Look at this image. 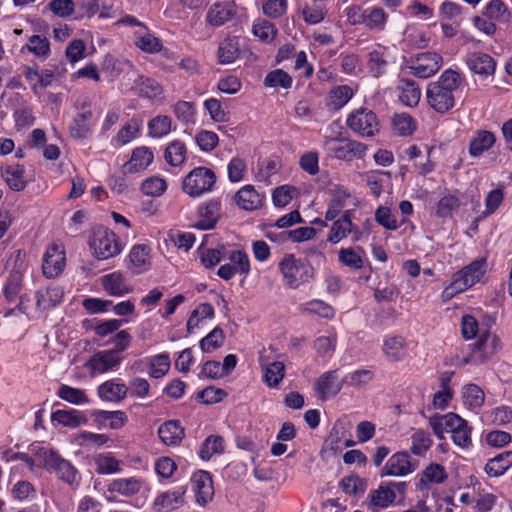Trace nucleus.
Wrapping results in <instances>:
<instances>
[{"instance_id": "6e6552de", "label": "nucleus", "mask_w": 512, "mask_h": 512, "mask_svg": "<svg viewBox=\"0 0 512 512\" xmlns=\"http://www.w3.org/2000/svg\"><path fill=\"white\" fill-rule=\"evenodd\" d=\"M107 500L116 501L117 497L132 498L146 488L145 480L138 476L121 477L110 480L107 485Z\"/></svg>"}, {"instance_id": "1a4fd4ad", "label": "nucleus", "mask_w": 512, "mask_h": 512, "mask_svg": "<svg viewBox=\"0 0 512 512\" xmlns=\"http://www.w3.org/2000/svg\"><path fill=\"white\" fill-rule=\"evenodd\" d=\"M216 176L206 167L194 168L183 181V190L192 197H199L212 190Z\"/></svg>"}, {"instance_id": "f704fd0d", "label": "nucleus", "mask_w": 512, "mask_h": 512, "mask_svg": "<svg viewBox=\"0 0 512 512\" xmlns=\"http://www.w3.org/2000/svg\"><path fill=\"white\" fill-rule=\"evenodd\" d=\"M93 460L98 474L112 475L122 471V461L116 459L110 452L96 454Z\"/></svg>"}, {"instance_id": "0e129e2a", "label": "nucleus", "mask_w": 512, "mask_h": 512, "mask_svg": "<svg viewBox=\"0 0 512 512\" xmlns=\"http://www.w3.org/2000/svg\"><path fill=\"white\" fill-rule=\"evenodd\" d=\"M167 189V183L164 178L152 176L145 179L141 185V191L148 196H161Z\"/></svg>"}, {"instance_id": "2f4dec72", "label": "nucleus", "mask_w": 512, "mask_h": 512, "mask_svg": "<svg viewBox=\"0 0 512 512\" xmlns=\"http://www.w3.org/2000/svg\"><path fill=\"white\" fill-rule=\"evenodd\" d=\"M338 336L334 329L326 331L325 335L318 336L313 343V348L318 357L330 360L336 350Z\"/></svg>"}, {"instance_id": "a18cd8bd", "label": "nucleus", "mask_w": 512, "mask_h": 512, "mask_svg": "<svg viewBox=\"0 0 512 512\" xmlns=\"http://www.w3.org/2000/svg\"><path fill=\"white\" fill-rule=\"evenodd\" d=\"M406 343L401 336H387L383 343V352L390 361H400L405 357Z\"/></svg>"}, {"instance_id": "7ed1b4c3", "label": "nucleus", "mask_w": 512, "mask_h": 512, "mask_svg": "<svg viewBox=\"0 0 512 512\" xmlns=\"http://www.w3.org/2000/svg\"><path fill=\"white\" fill-rule=\"evenodd\" d=\"M39 465L48 471L54 472L57 477L70 486H78L81 476L77 468L64 459L57 451L39 447L37 450Z\"/></svg>"}, {"instance_id": "39448f33", "label": "nucleus", "mask_w": 512, "mask_h": 512, "mask_svg": "<svg viewBox=\"0 0 512 512\" xmlns=\"http://www.w3.org/2000/svg\"><path fill=\"white\" fill-rule=\"evenodd\" d=\"M322 147L327 155L339 160L352 161L365 156L367 146L355 140L324 136Z\"/></svg>"}, {"instance_id": "de8ad7c7", "label": "nucleus", "mask_w": 512, "mask_h": 512, "mask_svg": "<svg viewBox=\"0 0 512 512\" xmlns=\"http://www.w3.org/2000/svg\"><path fill=\"white\" fill-rule=\"evenodd\" d=\"M462 400L470 410L479 409L485 400L484 391L476 384H467L462 389Z\"/></svg>"}, {"instance_id": "dca6fc26", "label": "nucleus", "mask_w": 512, "mask_h": 512, "mask_svg": "<svg viewBox=\"0 0 512 512\" xmlns=\"http://www.w3.org/2000/svg\"><path fill=\"white\" fill-rule=\"evenodd\" d=\"M192 490L196 503L205 506L214 496L212 477L207 471H197L191 477Z\"/></svg>"}, {"instance_id": "49530a36", "label": "nucleus", "mask_w": 512, "mask_h": 512, "mask_svg": "<svg viewBox=\"0 0 512 512\" xmlns=\"http://www.w3.org/2000/svg\"><path fill=\"white\" fill-rule=\"evenodd\" d=\"M56 395L60 399L77 406L89 403V397L83 389L75 388L67 384H61Z\"/></svg>"}, {"instance_id": "b1692460", "label": "nucleus", "mask_w": 512, "mask_h": 512, "mask_svg": "<svg viewBox=\"0 0 512 512\" xmlns=\"http://www.w3.org/2000/svg\"><path fill=\"white\" fill-rule=\"evenodd\" d=\"M65 266V256L58 246L49 247L43 257L42 270L47 278L58 276Z\"/></svg>"}, {"instance_id": "f8f14e48", "label": "nucleus", "mask_w": 512, "mask_h": 512, "mask_svg": "<svg viewBox=\"0 0 512 512\" xmlns=\"http://www.w3.org/2000/svg\"><path fill=\"white\" fill-rule=\"evenodd\" d=\"M185 486H175L166 491L160 492L154 498L152 507L156 512H172L185 503Z\"/></svg>"}, {"instance_id": "a19ab883", "label": "nucleus", "mask_w": 512, "mask_h": 512, "mask_svg": "<svg viewBox=\"0 0 512 512\" xmlns=\"http://www.w3.org/2000/svg\"><path fill=\"white\" fill-rule=\"evenodd\" d=\"M375 221L386 230L396 231L400 226L410 223L408 218L397 220L396 215L387 206H379L375 211Z\"/></svg>"}, {"instance_id": "13d9d810", "label": "nucleus", "mask_w": 512, "mask_h": 512, "mask_svg": "<svg viewBox=\"0 0 512 512\" xmlns=\"http://www.w3.org/2000/svg\"><path fill=\"white\" fill-rule=\"evenodd\" d=\"M11 494L13 499L20 502L31 501L37 496L33 484L26 480L17 481L12 487Z\"/></svg>"}, {"instance_id": "4d7b16f0", "label": "nucleus", "mask_w": 512, "mask_h": 512, "mask_svg": "<svg viewBox=\"0 0 512 512\" xmlns=\"http://www.w3.org/2000/svg\"><path fill=\"white\" fill-rule=\"evenodd\" d=\"M393 129L401 136H409L416 130V121L408 113H398L393 117Z\"/></svg>"}, {"instance_id": "4468645a", "label": "nucleus", "mask_w": 512, "mask_h": 512, "mask_svg": "<svg viewBox=\"0 0 512 512\" xmlns=\"http://www.w3.org/2000/svg\"><path fill=\"white\" fill-rule=\"evenodd\" d=\"M221 215V200L218 198L210 199L201 203L197 209V219L192 227L198 230L213 229Z\"/></svg>"}, {"instance_id": "338daca9", "label": "nucleus", "mask_w": 512, "mask_h": 512, "mask_svg": "<svg viewBox=\"0 0 512 512\" xmlns=\"http://www.w3.org/2000/svg\"><path fill=\"white\" fill-rule=\"evenodd\" d=\"M252 32L260 40L270 42L275 38L277 29L272 22L263 19L254 22Z\"/></svg>"}, {"instance_id": "ea45409f", "label": "nucleus", "mask_w": 512, "mask_h": 512, "mask_svg": "<svg viewBox=\"0 0 512 512\" xmlns=\"http://www.w3.org/2000/svg\"><path fill=\"white\" fill-rule=\"evenodd\" d=\"M129 259L134 274H141L150 267L149 248L146 245H135L132 247Z\"/></svg>"}, {"instance_id": "603ef678", "label": "nucleus", "mask_w": 512, "mask_h": 512, "mask_svg": "<svg viewBox=\"0 0 512 512\" xmlns=\"http://www.w3.org/2000/svg\"><path fill=\"white\" fill-rule=\"evenodd\" d=\"M165 161L174 167H178L184 163L186 159V147L180 140H174L169 143L164 153Z\"/></svg>"}, {"instance_id": "bb28decb", "label": "nucleus", "mask_w": 512, "mask_h": 512, "mask_svg": "<svg viewBox=\"0 0 512 512\" xmlns=\"http://www.w3.org/2000/svg\"><path fill=\"white\" fill-rule=\"evenodd\" d=\"M243 39L232 36L225 38L220 42L218 47V57L220 64H231L240 59L242 51Z\"/></svg>"}, {"instance_id": "37998d69", "label": "nucleus", "mask_w": 512, "mask_h": 512, "mask_svg": "<svg viewBox=\"0 0 512 512\" xmlns=\"http://www.w3.org/2000/svg\"><path fill=\"white\" fill-rule=\"evenodd\" d=\"M352 230V221L349 212H345L339 219L333 222L327 240L337 244L347 237Z\"/></svg>"}, {"instance_id": "c03bdc74", "label": "nucleus", "mask_w": 512, "mask_h": 512, "mask_svg": "<svg viewBox=\"0 0 512 512\" xmlns=\"http://www.w3.org/2000/svg\"><path fill=\"white\" fill-rule=\"evenodd\" d=\"M365 251L361 247L356 248H342L339 250L338 259L339 261L352 269L359 270L364 266Z\"/></svg>"}, {"instance_id": "f257e3e1", "label": "nucleus", "mask_w": 512, "mask_h": 512, "mask_svg": "<svg viewBox=\"0 0 512 512\" xmlns=\"http://www.w3.org/2000/svg\"><path fill=\"white\" fill-rule=\"evenodd\" d=\"M463 76L454 69L445 70L435 82L428 85L426 98L429 106L444 114L455 106V96L463 84Z\"/></svg>"}, {"instance_id": "6ab92c4d", "label": "nucleus", "mask_w": 512, "mask_h": 512, "mask_svg": "<svg viewBox=\"0 0 512 512\" xmlns=\"http://www.w3.org/2000/svg\"><path fill=\"white\" fill-rule=\"evenodd\" d=\"M102 286L109 295L114 297H123L133 291L130 280L120 271L104 275Z\"/></svg>"}, {"instance_id": "6e6d98bb", "label": "nucleus", "mask_w": 512, "mask_h": 512, "mask_svg": "<svg viewBox=\"0 0 512 512\" xmlns=\"http://www.w3.org/2000/svg\"><path fill=\"white\" fill-rule=\"evenodd\" d=\"M224 440L220 436L210 435L202 443L199 449V457L202 460H210L215 454H220L224 450Z\"/></svg>"}, {"instance_id": "69168bd1", "label": "nucleus", "mask_w": 512, "mask_h": 512, "mask_svg": "<svg viewBox=\"0 0 512 512\" xmlns=\"http://www.w3.org/2000/svg\"><path fill=\"white\" fill-rule=\"evenodd\" d=\"M228 179L232 183L242 181L247 173V163L244 159L235 156L227 165Z\"/></svg>"}, {"instance_id": "cd10ccee", "label": "nucleus", "mask_w": 512, "mask_h": 512, "mask_svg": "<svg viewBox=\"0 0 512 512\" xmlns=\"http://www.w3.org/2000/svg\"><path fill=\"white\" fill-rule=\"evenodd\" d=\"M236 14L235 6L231 2L214 3L208 10L206 21L212 26H222Z\"/></svg>"}, {"instance_id": "7c9ffc66", "label": "nucleus", "mask_w": 512, "mask_h": 512, "mask_svg": "<svg viewBox=\"0 0 512 512\" xmlns=\"http://www.w3.org/2000/svg\"><path fill=\"white\" fill-rule=\"evenodd\" d=\"M402 77L399 80L398 89L400 90L399 99L408 107H415L418 105L421 98V90L416 83L410 79L405 78L406 71L403 69L401 72Z\"/></svg>"}, {"instance_id": "5701e85b", "label": "nucleus", "mask_w": 512, "mask_h": 512, "mask_svg": "<svg viewBox=\"0 0 512 512\" xmlns=\"http://www.w3.org/2000/svg\"><path fill=\"white\" fill-rule=\"evenodd\" d=\"M264 199V194L258 192L254 186L250 184L240 188L234 196L238 207L246 211H253L260 208L263 205Z\"/></svg>"}, {"instance_id": "0eeeda50", "label": "nucleus", "mask_w": 512, "mask_h": 512, "mask_svg": "<svg viewBox=\"0 0 512 512\" xmlns=\"http://www.w3.org/2000/svg\"><path fill=\"white\" fill-rule=\"evenodd\" d=\"M90 247L99 260L112 258L122 251L116 234L108 228H98L94 231Z\"/></svg>"}, {"instance_id": "e2e57ef3", "label": "nucleus", "mask_w": 512, "mask_h": 512, "mask_svg": "<svg viewBox=\"0 0 512 512\" xmlns=\"http://www.w3.org/2000/svg\"><path fill=\"white\" fill-rule=\"evenodd\" d=\"M387 15L382 8H367L363 12V20L371 29H383L386 23Z\"/></svg>"}, {"instance_id": "9b49d317", "label": "nucleus", "mask_w": 512, "mask_h": 512, "mask_svg": "<svg viewBox=\"0 0 512 512\" xmlns=\"http://www.w3.org/2000/svg\"><path fill=\"white\" fill-rule=\"evenodd\" d=\"M346 122L352 131L363 137H371L379 131L377 116L371 110H356L348 116Z\"/></svg>"}, {"instance_id": "72a5a7b5", "label": "nucleus", "mask_w": 512, "mask_h": 512, "mask_svg": "<svg viewBox=\"0 0 512 512\" xmlns=\"http://www.w3.org/2000/svg\"><path fill=\"white\" fill-rule=\"evenodd\" d=\"M25 168L20 164L8 165L1 169L2 177L7 185L14 191H22L26 185Z\"/></svg>"}, {"instance_id": "ddd939ff", "label": "nucleus", "mask_w": 512, "mask_h": 512, "mask_svg": "<svg viewBox=\"0 0 512 512\" xmlns=\"http://www.w3.org/2000/svg\"><path fill=\"white\" fill-rule=\"evenodd\" d=\"M133 90L135 93L151 103L160 104L165 100V90L163 85L156 79L139 75L133 83Z\"/></svg>"}, {"instance_id": "5fc2aeb1", "label": "nucleus", "mask_w": 512, "mask_h": 512, "mask_svg": "<svg viewBox=\"0 0 512 512\" xmlns=\"http://www.w3.org/2000/svg\"><path fill=\"white\" fill-rule=\"evenodd\" d=\"M433 440L428 432L417 429L411 435V448L410 451L413 455L423 456L432 446Z\"/></svg>"}, {"instance_id": "680f3d73", "label": "nucleus", "mask_w": 512, "mask_h": 512, "mask_svg": "<svg viewBox=\"0 0 512 512\" xmlns=\"http://www.w3.org/2000/svg\"><path fill=\"white\" fill-rule=\"evenodd\" d=\"M504 200V193L501 188H496L490 191L485 198V209L481 215L475 219L477 223L480 219L493 214L502 204Z\"/></svg>"}, {"instance_id": "f3484780", "label": "nucleus", "mask_w": 512, "mask_h": 512, "mask_svg": "<svg viewBox=\"0 0 512 512\" xmlns=\"http://www.w3.org/2000/svg\"><path fill=\"white\" fill-rule=\"evenodd\" d=\"M343 382L339 380L337 370L324 372L318 377L314 389L319 399L325 401L335 397L342 389Z\"/></svg>"}, {"instance_id": "2eb2a0df", "label": "nucleus", "mask_w": 512, "mask_h": 512, "mask_svg": "<svg viewBox=\"0 0 512 512\" xmlns=\"http://www.w3.org/2000/svg\"><path fill=\"white\" fill-rule=\"evenodd\" d=\"M417 468V462H412L408 452H397L389 457L383 466L380 475L403 477L414 472Z\"/></svg>"}, {"instance_id": "79ce46f5", "label": "nucleus", "mask_w": 512, "mask_h": 512, "mask_svg": "<svg viewBox=\"0 0 512 512\" xmlns=\"http://www.w3.org/2000/svg\"><path fill=\"white\" fill-rule=\"evenodd\" d=\"M52 420L69 428H76L87 422L83 412L76 409L57 410L52 413Z\"/></svg>"}, {"instance_id": "bf43d9fd", "label": "nucleus", "mask_w": 512, "mask_h": 512, "mask_svg": "<svg viewBox=\"0 0 512 512\" xmlns=\"http://www.w3.org/2000/svg\"><path fill=\"white\" fill-rule=\"evenodd\" d=\"M204 108L210 118L219 123H227L230 120V114L226 111L221 102L216 98H208L204 101Z\"/></svg>"}, {"instance_id": "c85d7f7f", "label": "nucleus", "mask_w": 512, "mask_h": 512, "mask_svg": "<svg viewBox=\"0 0 512 512\" xmlns=\"http://www.w3.org/2000/svg\"><path fill=\"white\" fill-rule=\"evenodd\" d=\"M160 440L167 446H177L185 436V430L178 420H168L158 428Z\"/></svg>"}, {"instance_id": "9d476101", "label": "nucleus", "mask_w": 512, "mask_h": 512, "mask_svg": "<svg viewBox=\"0 0 512 512\" xmlns=\"http://www.w3.org/2000/svg\"><path fill=\"white\" fill-rule=\"evenodd\" d=\"M123 357L116 350H101L94 353L84 364L91 376H97L116 371Z\"/></svg>"}, {"instance_id": "58836bf2", "label": "nucleus", "mask_w": 512, "mask_h": 512, "mask_svg": "<svg viewBox=\"0 0 512 512\" xmlns=\"http://www.w3.org/2000/svg\"><path fill=\"white\" fill-rule=\"evenodd\" d=\"M140 128L141 124L139 120L135 118L131 119L111 139V145L113 147L119 148L130 143L132 140L139 136Z\"/></svg>"}, {"instance_id": "412c9836", "label": "nucleus", "mask_w": 512, "mask_h": 512, "mask_svg": "<svg viewBox=\"0 0 512 512\" xmlns=\"http://www.w3.org/2000/svg\"><path fill=\"white\" fill-rule=\"evenodd\" d=\"M154 160L152 150L146 146L133 149L130 159L122 166L124 174H133L147 169Z\"/></svg>"}, {"instance_id": "a211bd4d", "label": "nucleus", "mask_w": 512, "mask_h": 512, "mask_svg": "<svg viewBox=\"0 0 512 512\" xmlns=\"http://www.w3.org/2000/svg\"><path fill=\"white\" fill-rule=\"evenodd\" d=\"M448 423L450 425L448 433L451 434L454 444L460 448L470 447L472 445V428L467 420L453 413V416H449Z\"/></svg>"}, {"instance_id": "8fccbe9b", "label": "nucleus", "mask_w": 512, "mask_h": 512, "mask_svg": "<svg viewBox=\"0 0 512 512\" xmlns=\"http://www.w3.org/2000/svg\"><path fill=\"white\" fill-rule=\"evenodd\" d=\"M172 127V119L167 115H157L148 121V135L154 139L167 136Z\"/></svg>"}, {"instance_id": "4c0bfd02", "label": "nucleus", "mask_w": 512, "mask_h": 512, "mask_svg": "<svg viewBox=\"0 0 512 512\" xmlns=\"http://www.w3.org/2000/svg\"><path fill=\"white\" fill-rule=\"evenodd\" d=\"M512 466V451H504L489 459L485 465V472L490 477L503 475Z\"/></svg>"}, {"instance_id": "c9c22d12", "label": "nucleus", "mask_w": 512, "mask_h": 512, "mask_svg": "<svg viewBox=\"0 0 512 512\" xmlns=\"http://www.w3.org/2000/svg\"><path fill=\"white\" fill-rule=\"evenodd\" d=\"M145 362L148 366L149 376L154 379L163 378L168 373L171 366L170 356L165 352L149 356L145 358Z\"/></svg>"}, {"instance_id": "052dcab7", "label": "nucleus", "mask_w": 512, "mask_h": 512, "mask_svg": "<svg viewBox=\"0 0 512 512\" xmlns=\"http://www.w3.org/2000/svg\"><path fill=\"white\" fill-rule=\"evenodd\" d=\"M460 204V199L456 194L445 195L437 203L436 215L441 218L451 217Z\"/></svg>"}, {"instance_id": "aec40b11", "label": "nucleus", "mask_w": 512, "mask_h": 512, "mask_svg": "<svg viewBox=\"0 0 512 512\" xmlns=\"http://www.w3.org/2000/svg\"><path fill=\"white\" fill-rule=\"evenodd\" d=\"M259 365L263 371L262 380L269 388H278L285 376V365L281 361H269V359L260 354Z\"/></svg>"}, {"instance_id": "393cba45", "label": "nucleus", "mask_w": 512, "mask_h": 512, "mask_svg": "<svg viewBox=\"0 0 512 512\" xmlns=\"http://www.w3.org/2000/svg\"><path fill=\"white\" fill-rule=\"evenodd\" d=\"M367 507L372 512H378L394 503L396 493L391 486L381 485L377 489L371 490L368 495Z\"/></svg>"}, {"instance_id": "4be33fe9", "label": "nucleus", "mask_w": 512, "mask_h": 512, "mask_svg": "<svg viewBox=\"0 0 512 512\" xmlns=\"http://www.w3.org/2000/svg\"><path fill=\"white\" fill-rule=\"evenodd\" d=\"M128 393L126 384L118 378L110 379L97 387L98 397L107 402H120Z\"/></svg>"}, {"instance_id": "774afa93", "label": "nucleus", "mask_w": 512, "mask_h": 512, "mask_svg": "<svg viewBox=\"0 0 512 512\" xmlns=\"http://www.w3.org/2000/svg\"><path fill=\"white\" fill-rule=\"evenodd\" d=\"M484 14L493 20L507 22L510 19V13L507 6L500 0H492L485 7Z\"/></svg>"}, {"instance_id": "864d4df0", "label": "nucleus", "mask_w": 512, "mask_h": 512, "mask_svg": "<svg viewBox=\"0 0 512 512\" xmlns=\"http://www.w3.org/2000/svg\"><path fill=\"white\" fill-rule=\"evenodd\" d=\"M303 313L314 314L325 319H332L335 311L332 306L320 299H313L300 306Z\"/></svg>"}, {"instance_id": "473e14b6", "label": "nucleus", "mask_w": 512, "mask_h": 512, "mask_svg": "<svg viewBox=\"0 0 512 512\" xmlns=\"http://www.w3.org/2000/svg\"><path fill=\"white\" fill-rule=\"evenodd\" d=\"M447 479L445 468L437 463L428 465L420 474H418L417 488L419 490L427 489L430 484H441Z\"/></svg>"}, {"instance_id": "a878e982", "label": "nucleus", "mask_w": 512, "mask_h": 512, "mask_svg": "<svg viewBox=\"0 0 512 512\" xmlns=\"http://www.w3.org/2000/svg\"><path fill=\"white\" fill-rule=\"evenodd\" d=\"M496 142V136L494 133L488 130H477L472 135L468 152L473 158L482 156L485 152L489 151Z\"/></svg>"}, {"instance_id": "e433bc0d", "label": "nucleus", "mask_w": 512, "mask_h": 512, "mask_svg": "<svg viewBox=\"0 0 512 512\" xmlns=\"http://www.w3.org/2000/svg\"><path fill=\"white\" fill-rule=\"evenodd\" d=\"M353 90L348 85H339L332 88L327 96L326 105L330 110L338 111L353 97Z\"/></svg>"}, {"instance_id": "09e8293b", "label": "nucleus", "mask_w": 512, "mask_h": 512, "mask_svg": "<svg viewBox=\"0 0 512 512\" xmlns=\"http://www.w3.org/2000/svg\"><path fill=\"white\" fill-rule=\"evenodd\" d=\"M22 283H23V275L19 271H12L4 286L2 289V293L5 297V300L11 304L15 303L18 299V296H20V292L22 289Z\"/></svg>"}, {"instance_id": "20e7f679", "label": "nucleus", "mask_w": 512, "mask_h": 512, "mask_svg": "<svg viewBox=\"0 0 512 512\" xmlns=\"http://www.w3.org/2000/svg\"><path fill=\"white\" fill-rule=\"evenodd\" d=\"M283 283L286 287L297 289L314 277V268L307 260L296 258L294 254H285L279 262Z\"/></svg>"}, {"instance_id": "3c124183", "label": "nucleus", "mask_w": 512, "mask_h": 512, "mask_svg": "<svg viewBox=\"0 0 512 512\" xmlns=\"http://www.w3.org/2000/svg\"><path fill=\"white\" fill-rule=\"evenodd\" d=\"M172 111L177 118L184 125L195 124L196 122V109L195 104L189 101H178L173 107Z\"/></svg>"}, {"instance_id": "c756f323", "label": "nucleus", "mask_w": 512, "mask_h": 512, "mask_svg": "<svg viewBox=\"0 0 512 512\" xmlns=\"http://www.w3.org/2000/svg\"><path fill=\"white\" fill-rule=\"evenodd\" d=\"M64 296L63 289L59 286H49L36 292V309L39 312L56 307Z\"/></svg>"}, {"instance_id": "423d86ee", "label": "nucleus", "mask_w": 512, "mask_h": 512, "mask_svg": "<svg viewBox=\"0 0 512 512\" xmlns=\"http://www.w3.org/2000/svg\"><path fill=\"white\" fill-rule=\"evenodd\" d=\"M496 317H488V327L482 330L477 341L473 344L472 361L476 364H482L492 358L502 349L500 338L490 331V327L495 324Z\"/></svg>"}, {"instance_id": "f03ea898", "label": "nucleus", "mask_w": 512, "mask_h": 512, "mask_svg": "<svg viewBox=\"0 0 512 512\" xmlns=\"http://www.w3.org/2000/svg\"><path fill=\"white\" fill-rule=\"evenodd\" d=\"M486 260L484 258L475 260L469 265L455 272L451 282L444 287L441 293L442 302L446 303L457 294L466 291L479 282L486 272Z\"/></svg>"}]
</instances>
